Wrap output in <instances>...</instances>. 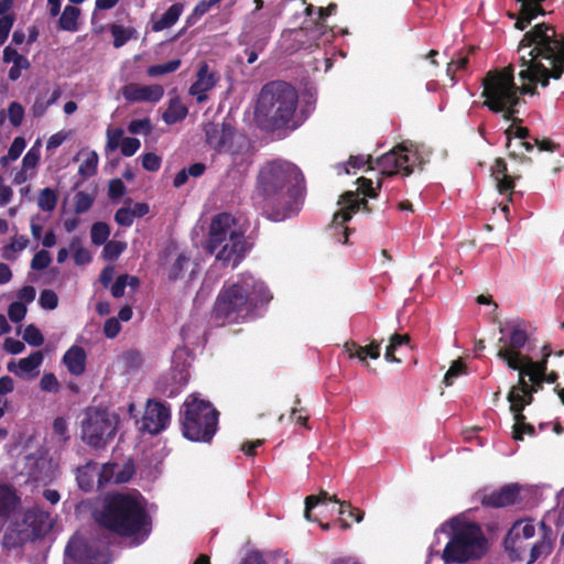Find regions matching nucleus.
<instances>
[{"mask_svg":"<svg viewBox=\"0 0 564 564\" xmlns=\"http://www.w3.org/2000/svg\"><path fill=\"white\" fill-rule=\"evenodd\" d=\"M97 475V463L89 460L83 466L76 468V481L80 490L89 492L94 489L95 477Z\"/></svg>","mask_w":564,"mask_h":564,"instance_id":"nucleus-29","label":"nucleus"},{"mask_svg":"<svg viewBox=\"0 0 564 564\" xmlns=\"http://www.w3.org/2000/svg\"><path fill=\"white\" fill-rule=\"evenodd\" d=\"M466 372V365L460 360H455L447 372L444 376L443 382L445 386L449 387L454 383V380Z\"/></svg>","mask_w":564,"mask_h":564,"instance_id":"nucleus-53","label":"nucleus"},{"mask_svg":"<svg viewBox=\"0 0 564 564\" xmlns=\"http://www.w3.org/2000/svg\"><path fill=\"white\" fill-rule=\"evenodd\" d=\"M171 422V406L164 401L149 399L142 416V430L158 435L167 429Z\"/></svg>","mask_w":564,"mask_h":564,"instance_id":"nucleus-15","label":"nucleus"},{"mask_svg":"<svg viewBox=\"0 0 564 564\" xmlns=\"http://www.w3.org/2000/svg\"><path fill=\"white\" fill-rule=\"evenodd\" d=\"M271 299L264 282L245 273L237 281L225 282L214 303L212 318L221 326L242 323L253 317L256 310Z\"/></svg>","mask_w":564,"mask_h":564,"instance_id":"nucleus-3","label":"nucleus"},{"mask_svg":"<svg viewBox=\"0 0 564 564\" xmlns=\"http://www.w3.org/2000/svg\"><path fill=\"white\" fill-rule=\"evenodd\" d=\"M505 134L507 137V149H510L512 145V138L518 139L519 141L533 139L530 134V130L525 127H517L516 124H511L506 131Z\"/></svg>","mask_w":564,"mask_h":564,"instance_id":"nucleus-50","label":"nucleus"},{"mask_svg":"<svg viewBox=\"0 0 564 564\" xmlns=\"http://www.w3.org/2000/svg\"><path fill=\"white\" fill-rule=\"evenodd\" d=\"M67 554L79 564H105V555L95 544L83 542L66 547Z\"/></svg>","mask_w":564,"mask_h":564,"instance_id":"nucleus-23","label":"nucleus"},{"mask_svg":"<svg viewBox=\"0 0 564 564\" xmlns=\"http://www.w3.org/2000/svg\"><path fill=\"white\" fill-rule=\"evenodd\" d=\"M538 527L539 540L532 543L531 539L534 538L536 532L535 523L532 519L517 520L511 525L503 540V545L512 561L524 560V555L529 552L527 564H532L552 552L555 540L552 528L544 521H540Z\"/></svg>","mask_w":564,"mask_h":564,"instance_id":"nucleus-6","label":"nucleus"},{"mask_svg":"<svg viewBox=\"0 0 564 564\" xmlns=\"http://www.w3.org/2000/svg\"><path fill=\"white\" fill-rule=\"evenodd\" d=\"M512 433H513V438L516 441H522L524 434L534 436L535 429L532 424L525 422L524 414H518V415H514V425H513Z\"/></svg>","mask_w":564,"mask_h":564,"instance_id":"nucleus-38","label":"nucleus"},{"mask_svg":"<svg viewBox=\"0 0 564 564\" xmlns=\"http://www.w3.org/2000/svg\"><path fill=\"white\" fill-rule=\"evenodd\" d=\"M29 245V239L25 236H20L13 241L4 246L2 257L6 260H15V253L24 250Z\"/></svg>","mask_w":564,"mask_h":564,"instance_id":"nucleus-43","label":"nucleus"},{"mask_svg":"<svg viewBox=\"0 0 564 564\" xmlns=\"http://www.w3.org/2000/svg\"><path fill=\"white\" fill-rule=\"evenodd\" d=\"M205 134L207 144L217 152L230 151L235 131L229 124L208 123Z\"/></svg>","mask_w":564,"mask_h":564,"instance_id":"nucleus-22","label":"nucleus"},{"mask_svg":"<svg viewBox=\"0 0 564 564\" xmlns=\"http://www.w3.org/2000/svg\"><path fill=\"white\" fill-rule=\"evenodd\" d=\"M247 243L242 232L230 234L229 239L217 249L216 258L225 264L231 263L237 267L241 259L245 257Z\"/></svg>","mask_w":564,"mask_h":564,"instance_id":"nucleus-20","label":"nucleus"},{"mask_svg":"<svg viewBox=\"0 0 564 564\" xmlns=\"http://www.w3.org/2000/svg\"><path fill=\"white\" fill-rule=\"evenodd\" d=\"M184 10V4L181 2L172 4L160 19L153 21L152 31L160 32L173 26L180 19Z\"/></svg>","mask_w":564,"mask_h":564,"instance_id":"nucleus-30","label":"nucleus"},{"mask_svg":"<svg viewBox=\"0 0 564 564\" xmlns=\"http://www.w3.org/2000/svg\"><path fill=\"white\" fill-rule=\"evenodd\" d=\"M57 199V193L50 187H45L39 193L37 206L41 210L51 213L56 208Z\"/></svg>","mask_w":564,"mask_h":564,"instance_id":"nucleus-36","label":"nucleus"},{"mask_svg":"<svg viewBox=\"0 0 564 564\" xmlns=\"http://www.w3.org/2000/svg\"><path fill=\"white\" fill-rule=\"evenodd\" d=\"M219 412L209 401L191 394L180 411L182 434L192 442L209 443L218 429Z\"/></svg>","mask_w":564,"mask_h":564,"instance_id":"nucleus-8","label":"nucleus"},{"mask_svg":"<svg viewBox=\"0 0 564 564\" xmlns=\"http://www.w3.org/2000/svg\"><path fill=\"white\" fill-rule=\"evenodd\" d=\"M33 541L31 535L23 528V524L19 521L11 522L2 536L1 545L4 550L11 551L18 547H22L26 542Z\"/></svg>","mask_w":564,"mask_h":564,"instance_id":"nucleus-25","label":"nucleus"},{"mask_svg":"<svg viewBox=\"0 0 564 564\" xmlns=\"http://www.w3.org/2000/svg\"><path fill=\"white\" fill-rule=\"evenodd\" d=\"M51 262L52 258L50 252L46 250H40L32 258L31 268L37 271L44 270L51 264Z\"/></svg>","mask_w":564,"mask_h":564,"instance_id":"nucleus-56","label":"nucleus"},{"mask_svg":"<svg viewBox=\"0 0 564 564\" xmlns=\"http://www.w3.org/2000/svg\"><path fill=\"white\" fill-rule=\"evenodd\" d=\"M117 431V422L106 410L88 408L82 422L83 441L96 449L105 447Z\"/></svg>","mask_w":564,"mask_h":564,"instance_id":"nucleus-11","label":"nucleus"},{"mask_svg":"<svg viewBox=\"0 0 564 564\" xmlns=\"http://www.w3.org/2000/svg\"><path fill=\"white\" fill-rule=\"evenodd\" d=\"M234 223V218L227 213L218 214L213 218L207 240V250L210 253H215L229 239L230 234L239 232L232 228Z\"/></svg>","mask_w":564,"mask_h":564,"instance_id":"nucleus-18","label":"nucleus"},{"mask_svg":"<svg viewBox=\"0 0 564 564\" xmlns=\"http://www.w3.org/2000/svg\"><path fill=\"white\" fill-rule=\"evenodd\" d=\"M110 32L113 37V46L119 48L133 36L134 30L131 28L127 29L120 24H112L110 26Z\"/></svg>","mask_w":564,"mask_h":564,"instance_id":"nucleus-41","label":"nucleus"},{"mask_svg":"<svg viewBox=\"0 0 564 564\" xmlns=\"http://www.w3.org/2000/svg\"><path fill=\"white\" fill-rule=\"evenodd\" d=\"M119 469L118 464H104L100 469L97 468V477H98V485L99 487H104L105 485L109 482L115 484L116 478V470Z\"/></svg>","mask_w":564,"mask_h":564,"instance_id":"nucleus-46","label":"nucleus"},{"mask_svg":"<svg viewBox=\"0 0 564 564\" xmlns=\"http://www.w3.org/2000/svg\"><path fill=\"white\" fill-rule=\"evenodd\" d=\"M327 502L338 503L340 500L336 495L330 496L327 491L321 490L318 495H310L305 498V509L304 516L310 521H315L316 519L312 516V510L319 505H325Z\"/></svg>","mask_w":564,"mask_h":564,"instance_id":"nucleus-32","label":"nucleus"},{"mask_svg":"<svg viewBox=\"0 0 564 564\" xmlns=\"http://www.w3.org/2000/svg\"><path fill=\"white\" fill-rule=\"evenodd\" d=\"M498 343L503 346L498 349L497 357L503 360L510 369L521 368L525 359L530 358L521 354V349L528 343V334L518 325L512 328L508 340L501 337Z\"/></svg>","mask_w":564,"mask_h":564,"instance_id":"nucleus-13","label":"nucleus"},{"mask_svg":"<svg viewBox=\"0 0 564 564\" xmlns=\"http://www.w3.org/2000/svg\"><path fill=\"white\" fill-rule=\"evenodd\" d=\"M519 77L523 83L517 86V96L536 95V84L549 85L550 78L560 79L564 73V35L558 34L550 23H536L523 34L518 45Z\"/></svg>","mask_w":564,"mask_h":564,"instance_id":"nucleus-1","label":"nucleus"},{"mask_svg":"<svg viewBox=\"0 0 564 564\" xmlns=\"http://www.w3.org/2000/svg\"><path fill=\"white\" fill-rule=\"evenodd\" d=\"M141 142L137 138H123L120 144V150L123 156H132L140 149Z\"/></svg>","mask_w":564,"mask_h":564,"instance_id":"nucleus-62","label":"nucleus"},{"mask_svg":"<svg viewBox=\"0 0 564 564\" xmlns=\"http://www.w3.org/2000/svg\"><path fill=\"white\" fill-rule=\"evenodd\" d=\"M123 98L128 102H159L164 96L162 85L153 84L141 86L139 84H127L121 88Z\"/></svg>","mask_w":564,"mask_h":564,"instance_id":"nucleus-19","label":"nucleus"},{"mask_svg":"<svg viewBox=\"0 0 564 564\" xmlns=\"http://www.w3.org/2000/svg\"><path fill=\"white\" fill-rule=\"evenodd\" d=\"M299 94L284 80L264 84L254 108L257 126L268 132L295 130L301 126L297 117Z\"/></svg>","mask_w":564,"mask_h":564,"instance_id":"nucleus-5","label":"nucleus"},{"mask_svg":"<svg viewBox=\"0 0 564 564\" xmlns=\"http://www.w3.org/2000/svg\"><path fill=\"white\" fill-rule=\"evenodd\" d=\"M53 435L57 437L58 442L66 444L70 436L68 434V424L63 416H57L52 424Z\"/></svg>","mask_w":564,"mask_h":564,"instance_id":"nucleus-48","label":"nucleus"},{"mask_svg":"<svg viewBox=\"0 0 564 564\" xmlns=\"http://www.w3.org/2000/svg\"><path fill=\"white\" fill-rule=\"evenodd\" d=\"M359 187L358 189L367 197L375 198L378 196V191L381 188V183L377 184V187H373V183L371 180L366 177L358 178Z\"/></svg>","mask_w":564,"mask_h":564,"instance_id":"nucleus-61","label":"nucleus"},{"mask_svg":"<svg viewBox=\"0 0 564 564\" xmlns=\"http://www.w3.org/2000/svg\"><path fill=\"white\" fill-rule=\"evenodd\" d=\"M21 524H23V528L26 529V532L34 541L36 539L43 538L51 531L53 527V520L48 511H45L42 508L35 506L24 512Z\"/></svg>","mask_w":564,"mask_h":564,"instance_id":"nucleus-17","label":"nucleus"},{"mask_svg":"<svg viewBox=\"0 0 564 564\" xmlns=\"http://www.w3.org/2000/svg\"><path fill=\"white\" fill-rule=\"evenodd\" d=\"M188 108L182 102L180 97L171 98L167 109L163 112L162 119L166 124H175L186 118Z\"/></svg>","mask_w":564,"mask_h":564,"instance_id":"nucleus-31","label":"nucleus"},{"mask_svg":"<svg viewBox=\"0 0 564 564\" xmlns=\"http://www.w3.org/2000/svg\"><path fill=\"white\" fill-rule=\"evenodd\" d=\"M339 204L343 208L334 215L333 223L329 226L330 236L339 243H347L350 229L345 226L360 208L366 212L371 209L365 198H359L358 193L348 191L340 196Z\"/></svg>","mask_w":564,"mask_h":564,"instance_id":"nucleus-12","label":"nucleus"},{"mask_svg":"<svg viewBox=\"0 0 564 564\" xmlns=\"http://www.w3.org/2000/svg\"><path fill=\"white\" fill-rule=\"evenodd\" d=\"M80 15V10L74 6H66L59 20V28L64 31L76 32L78 30L77 20Z\"/></svg>","mask_w":564,"mask_h":564,"instance_id":"nucleus-35","label":"nucleus"},{"mask_svg":"<svg viewBox=\"0 0 564 564\" xmlns=\"http://www.w3.org/2000/svg\"><path fill=\"white\" fill-rule=\"evenodd\" d=\"M41 158V142L37 140L32 148L26 152L22 160V167L24 170L34 169L40 162Z\"/></svg>","mask_w":564,"mask_h":564,"instance_id":"nucleus-49","label":"nucleus"},{"mask_svg":"<svg viewBox=\"0 0 564 564\" xmlns=\"http://www.w3.org/2000/svg\"><path fill=\"white\" fill-rule=\"evenodd\" d=\"M26 315V306L20 301L13 302L9 305L8 316L11 322L19 323Z\"/></svg>","mask_w":564,"mask_h":564,"instance_id":"nucleus-60","label":"nucleus"},{"mask_svg":"<svg viewBox=\"0 0 564 564\" xmlns=\"http://www.w3.org/2000/svg\"><path fill=\"white\" fill-rule=\"evenodd\" d=\"M304 176L292 162L267 161L258 171L252 200L273 221H281L299 210Z\"/></svg>","mask_w":564,"mask_h":564,"instance_id":"nucleus-2","label":"nucleus"},{"mask_svg":"<svg viewBox=\"0 0 564 564\" xmlns=\"http://www.w3.org/2000/svg\"><path fill=\"white\" fill-rule=\"evenodd\" d=\"M128 131L132 134H149L152 131V123L149 118L134 119L128 126Z\"/></svg>","mask_w":564,"mask_h":564,"instance_id":"nucleus-55","label":"nucleus"},{"mask_svg":"<svg viewBox=\"0 0 564 564\" xmlns=\"http://www.w3.org/2000/svg\"><path fill=\"white\" fill-rule=\"evenodd\" d=\"M98 156L96 152H91L90 155L79 165L78 172L83 176H91L97 172Z\"/></svg>","mask_w":564,"mask_h":564,"instance_id":"nucleus-58","label":"nucleus"},{"mask_svg":"<svg viewBox=\"0 0 564 564\" xmlns=\"http://www.w3.org/2000/svg\"><path fill=\"white\" fill-rule=\"evenodd\" d=\"M344 349L349 358H358L359 361L367 367H369L367 362L368 357L371 359H378L380 357V343L377 340H371L367 346H360L358 343L349 340L345 343Z\"/></svg>","mask_w":564,"mask_h":564,"instance_id":"nucleus-26","label":"nucleus"},{"mask_svg":"<svg viewBox=\"0 0 564 564\" xmlns=\"http://www.w3.org/2000/svg\"><path fill=\"white\" fill-rule=\"evenodd\" d=\"M543 357L539 361H530L529 362V370L528 377L531 382L539 383V381L547 382V383H554L558 375L555 371L546 372L547 368V358L551 355V348L549 345L543 346Z\"/></svg>","mask_w":564,"mask_h":564,"instance_id":"nucleus-24","label":"nucleus"},{"mask_svg":"<svg viewBox=\"0 0 564 564\" xmlns=\"http://www.w3.org/2000/svg\"><path fill=\"white\" fill-rule=\"evenodd\" d=\"M86 352L80 346H72L64 355L63 362L73 376H80L86 368Z\"/></svg>","mask_w":564,"mask_h":564,"instance_id":"nucleus-28","label":"nucleus"},{"mask_svg":"<svg viewBox=\"0 0 564 564\" xmlns=\"http://www.w3.org/2000/svg\"><path fill=\"white\" fill-rule=\"evenodd\" d=\"M23 339L33 347H40L44 343V336L41 330L33 324L25 327Z\"/></svg>","mask_w":564,"mask_h":564,"instance_id":"nucleus-52","label":"nucleus"},{"mask_svg":"<svg viewBox=\"0 0 564 564\" xmlns=\"http://www.w3.org/2000/svg\"><path fill=\"white\" fill-rule=\"evenodd\" d=\"M521 486L508 484L496 490L481 489L475 495L476 499L486 508H505L521 501Z\"/></svg>","mask_w":564,"mask_h":564,"instance_id":"nucleus-14","label":"nucleus"},{"mask_svg":"<svg viewBox=\"0 0 564 564\" xmlns=\"http://www.w3.org/2000/svg\"><path fill=\"white\" fill-rule=\"evenodd\" d=\"M123 130L120 128L107 130V151H115L121 144Z\"/></svg>","mask_w":564,"mask_h":564,"instance_id":"nucleus-63","label":"nucleus"},{"mask_svg":"<svg viewBox=\"0 0 564 564\" xmlns=\"http://www.w3.org/2000/svg\"><path fill=\"white\" fill-rule=\"evenodd\" d=\"M110 235V227L104 221H97L91 226L90 238L96 246L105 245Z\"/></svg>","mask_w":564,"mask_h":564,"instance_id":"nucleus-42","label":"nucleus"},{"mask_svg":"<svg viewBox=\"0 0 564 564\" xmlns=\"http://www.w3.org/2000/svg\"><path fill=\"white\" fill-rule=\"evenodd\" d=\"M39 303L44 310H54L58 305L57 294L52 290H43L40 294Z\"/></svg>","mask_w":564,"mask_h":564,"instance_id":"nucleus-59","label":"nucleus"},{"mask_svg":"<svg viewBox=\"0 0 564 564\" xmlns=\"http://www.w3.org/2000/svg\"><path fill=\"white\" fill-rule=\"evenodd\" d=\"M485 97L484 106L492 112H502L506 121H512L513 126L521 123L522 119L517 117L519 110L517 106L522 101L517 96V85L514 83V67L512 64L501 68L488 72L482 80Z\"/></svg>","mask_w":564,"mask_h":564,"instance_id":"nucleus-7","label":"nucleus"},{"mask_svg":"<svg viewBox=\"0 0 564 564\" xmlns=\"http://www.w3.org/2000/svg\"><path fill=\"white\" fill-rule=\"evenodd\" d=\"M530 361H532V359L527 358L525 362H523V366H521V368L517 369L519 371L518 386L512 387L510 391L520 392L522 395L529 394V397L533 395V393L538 392V389L534 387H530V384L524 379V377L528 376L527 371L529 370Z\"/></svg>","mask_w":564,"mask_h":564,"instance_id":"nucleus-37","label":"nucleus"},{"mask_svg":"<svg viewBox=\"0 0 564 564\" xmlns=\"http://www.w3.org/2000/svg\"><path fill=\"white\" fill-rule=\"evenodd\" d=\"M189 258L184 253H180L169 271L170 280H177L183 275L185 267L188 264Z\"/></svg>","mask_w":564,"mask_h":564,"instance_id":"nucleus-54","label":"nucleus"},{"mask_svg":"<svg viewBox=\"0 0 564 564\" xmlns=\"http://www.w3.org/2000/svg\"><path fill=\"white\" fill-rule=\"evenodd\" d=\"M43 362V354L37 350L30 354L26 358H22L19 360L18 368L20 372L31 373L35 369H37Z\"/></svg>","mask_w":564,"mask_h":564,"instance_id":"nucleus-40","label":"nucleus"},{"mask_svg":"<svg viewBox=\"0 0 564 564\" xmlns=\"http://www.w3.org/2000/svg\"><path fill=\"white\" fill-rule=\"evenodd\" d=\"M417 161L419 154L416 151H412L404 144H399L377 158L375 165L371 155H350L347 162L346 173H350L349 169L358 170L368 165L371 170H379L384 176H409L412 174L413 167Z\"/></svg>","mask_w":564,"mask_h":564,"instance_id":"nucleus-10","label":"nucleus"},{"mask_svg":"<svg viewBox=\"0 0 564 564\" xmlns=\"http://www.w3.org/2000/svg\"><path fill=\"white\" fill-rule=\"evenodd\" d=\"M8 116L11 124L13 127H19L22 123L24 117V108L18 101H12L9 105Z\"/></svg>","mask_w":564,"mask_h":564,"instance_id":"nucleus-57","label":"nucleus"},{"mask_svg":"<svg viewBox=\"0 0 564 564\" xmlns=\"http://www.w3.org/2000/svg\"><path fill=\"white\" fill-rule=\"evenodd\" d=\"M491 174L497 182V188L500 194H512L514 188V180L519 176H511L508 173L507 163L503 159L498 158L491 166Z\"/></svg>","mask_w":564,"mask_h":564,"instance_id":"nucleus-27","label":"nucleus"},{"mask_svg":"<svg viewBox=\"0 0 564 564\" xmlns=\"http://www.w3.org/2000/svg\"><path fill=\"white\" fill-rule=\"evenodd\" d=\"M219 79V74L212 70L207 62H202L196 74V80L189 87V94L196 96L197 102H204L207 100V93L217 85Z\"/></svg>","mask_w":564,"mask_h":564,"instance_id":"nucleus-21","label":"nucleus"},{"mask_svg":"<svg viewBox=\"0 0 564 564\" xmlns=\"http://www.w3.org/2000/svg\"><path fill=\"white\" fill-rule=\"evenodd\" d=\"M508 401L510 402V411L514 415L523 414L525 405H529L533 401V395L529 397V400H524V395L517 391H510L508 394Z\"/></svg>","mask_w":564,"mask_h":564,"instance_id":"nucleus-44","label":"nucleus"},{"mask_svg":"<svg viewBox=\"0 0 564 564\" xmlns=\"http://www.w3.org/2000/svg\"><path fill=\"white\" fill-rule=\"evenodd\" d=\"M337 6L335 3H330L326 8H318L317 10L313 4H307L305 8V14L311 19L304 22V26L302 31L307 32L310 35V46L315 45L318 46V42L322 37L328 32L327 25L325 24V20L327 17L335 12Z\"/></svg>","mask_w":564,"mask_h":564,"instance_id":"nucleus-16","label":"nucleus"},{"mask_svg":"<svg viewBox=\"0 0 564 564\" xmlns=\"http://www.w3.org/2000/svg\"><path fill=\"white\" fill-rule=\"evenodd\" d=\"M62 96V89L56 86L47 99L39 95L32 106V113L35 118H41L45 115L48 107L54 105Z\"/></svg>","mask_w":564,"mask_h":564,"instance_id":"nucleus-34","label":"nucleus"},{"mask_svg":"<svg viewBox=\"0 0 564 564\" xmlns=\"http://www.w3.org/2000/svg\"><path fill=\"white\" fill-rule=\"evenodd\" d=\"M19 498L12 487L0 485V518H9L15 509Z\"/></svg>","mask_w":564,"mask_h":564,"instance_id":"nucleus-33","label":"nucleus"},{"mask_svg":"<svg viewBox=\"0 0 564 564\" xmlns=\"http://www.w3.org/2000/svg\"><path fill=\"white\" fill-rule=\"evenodd\" d=\"M181 66V59H172L164 64L151 65L147 68V75L149 77H159L165 74L176 72Z\"/></svg>","mask_w":564,"mask_h":564,"instance_id":"nucleus-39","label":"nucleus"},{"mask_svg":"<svg viewBox=\"0 0 564 564\" xmlns=\"http://www.w3.org/2000/svg\"><path fill=\"white\" fill-rule=\"evenodd\" d=\"M127 243L118 240H110L105 243L102 258L108 261L117 260L126 250Z\"/></svg>","mask_w":564,"mask_h":564,"instance_id":"nucleus-45","label":"nucleus"},{"mask_svg":"<svg viewBox=\"0 0 564 564\" xmlns=\"http://www.w3.org/2000/svg\"><path fill=\"white\" fill-rule=\"evenodd\" d=\"M96 521L119 536L140 541H144L152 531V519L141 495L116 492L106 496Z\"/></svg>","mask_w":564,"mask_h":564,"instance_id":"nucleus-4","label":"nucleus"},{"mask_svg":"<svg viewBox=\"0 0 564 564\" xmlns=\"http://www.w3.org/2000/svg\"><path fill=\"white\" fill-rule=\"evenodd\" d=\"M452 536L442 558L445 563H466L480 558L487 551V540L479 524L452 520Z\"/></svg>","mask_w":564,"mask_h":564,"instance_id":"nucleus-9","label":"nucleus"},{"mask_svg":"<svg viewBox=\"0 0 564 564\" xmlns=\"http://www.w3.org/2000/svg\"><path fill=\"white\" fill-rule=\"evenodd\" d=\"M94 204V197L86 192H77L74 196V212L77 215L88 212Z\"/></svg>","mask_w":564,"mask_h":564,"instance_id":"nucleus-47","label":"nucleus"},{"mask_svg":"<svg viewBox=\"0 0 564 564\" xmlns=\"http://www.w3.org/2000/svg\"><path fill=\"white\" fill-rule=\"evenodd\" d=\"M516 145H517V150L516 149L511 150L509 152V156L513 158V159L519 158L521 163H523V162L530 163L531 159L525 156L523 151L531 152L533 150V148L535 147L534 141L532 139H527V140L519 141Z\"/></svg>","mask_w":564,"mask_h":564,"instance_id":"nucleus-51","label":"nucleus"},{"mask_svg":"<svg viewBox=\"0 0 564 564\" xmlns=\"http://www.w3.org/2000/svg\"><path fill=\"white\" fill-rule=\"evenodd\" d=\"M115 221L122 227H130L133 221V213L130 207H121L115 214Z\"/></svg>","mask_w":564,"mask_h":564,"instance_id":"nucleus-64","label":"nucleus"}]
</instances>
